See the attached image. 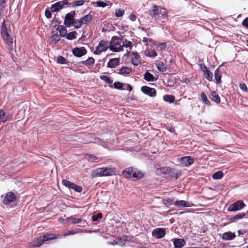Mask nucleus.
I'll use <instances>...</instances> for the list:
<instances>
[{
    "label": "nucleus",
    "mask_w": 248,
    "mask_h": 248,
    "mask_svg": "<svg viewBox=\"0 0 248 248\" xmlns=\"http://www.w3.org/2000/svg\"><path fill=\"white\" fill-rule=\"evenodd\" d=\"M148 14L156 21L165 22L167 19L168 13L166 9L159 8L156 5H153L152 8L148 12Z\"/></svg>",
    "instance_id": "1"
},
{
    "label": "nucleus",
    "mask_w": 248,
    "mask_h": 248,
    "mask_svg": "<svg viewBox=\"0 0 248 248\" xmlns=\"http://www.w3.org/2000/svg\"><path fill=\"white\" fill-rule=\"evenodd\" d=\"M123 176L125 178L140 179L143 177V174L141 171L132 167H129L123 171Z\"/></svg>",
    "instance_id": "2"
},
{
    "label": "nucleus",
    "mask_w": 248,
    "mask_h": 248,
    "mask_svg": "<svg viewBox=\"0 0 248 248\" xmlns=\"http://www.w3.org/2000/svg\"><path fill=\"white\" fill-rule=\"evenodd\" d=\"M122 40L117 36H113L109 43V48L113 52H119L123 50L122 46Z\"/></svg>",
    "instance_id": "3"
},
{
    "label": "nucleus",
    "mask_w": 248,
    "mask_h": 248,
    "mask_svg": "<svg viewBox=\"0 0 248 248\" xmlns=\"http://www.w3.org/2000/svg\"><path fill=\"white\" fill-rule=\"evenodd\" d=\"M246 205L242 200H238L233 203L231 204L228 207L227 210L229 212H235L241 210Z\"/></svg>",
    "instance_id": "4"
},
{
    "label": "nucleus",
    "mask_w": 248,
    "mask_h": 248,
    "mask_svg": "<svg viewBox=\"0 0 248 248\" xmlns=\"http://www.w3.org/2000/svg\"><path fill=\"white\" fill-rule=\"evenodd\" d=\"M115 170L113 168H99L96 170V175L98 176H110L114 174Z\"/></svg>",
    "instance_id": "5"
},
{
    "label": "nucleus",
    "mask_w": 248,
    "mask_h": 248,
    "mask_svg": "<svg viewBox=\"0 0 248 248\" xmlns=\"http://www.w3.org/2000/svg\"><path fill=\"white\" fill-rule=\"evenodd\" d=\"M109 43L108 41L101 40L99 42L97 46L95 47L94 53L100 54L103 51H106L109 48Z\"/></svg>",
    "instance_id": "6"
},
{
    "label": "nucleus",
    "mask_w": 248,
    "mask_h": 248,
    "mask_svg": "<svg viewBox=\"0 0 248 248\" xmlns=\"http://www.w3.org/2000/svg\"><path fill=\"white\" fill-rule=\"evenodd\" d=\"M68 4V0H62L58 1L51 5L50 8L51 11L52 12H58L62 9L64 6L67 5Z\"/></svg>",
    "instance_id": "7"
},
{
    "label": "nucleus",
    "mask_w": 248,
    "mask_h": 248,
    "mask_svg": "<svg viewBox=\"0 0 248 248\" xmlns=\"http://www.w3.org/2000/svg\"><path fill=\"white\" fill-rule=\"evenodd\" d=\"M194 159L189 156H186L178 159V162L182 167H187L194 163Z\"/></svg>",
    "instance_id": "8"
},
{
    "label": "nucleus",
    "mask_w": 248,
    "mask_h": 248,
    "mask_svg": "<svg viewBox=\"0 0 248 248\" xmlns=\"http://www.w3.org/2000/svg\"><path fill=\"white\" fill-rule=\"evenodd\" d=\"M76 14L75 11H72L70 13H67L64 20V24L67 27H70L74 21V16Z\"/></svg>",
    "instance_id": "9"
},
{
    "label": "nucleus",
    "mask_w": 248,
    "mask_h": 248,
    "mask_svg": "<svg viewBox=\"0 0 248 248\" xmlns=\"http://www.w3.org/2000/svg\"><path fill=\"white\" fill-rule=\"evenodd\" d=\"M141 91L143 93L150 97H155L156 94V90L154 88L147 86H142Z\"/></svg>",
    "instance_id": "10"
},
{
    "label": "nucleus",
    "mask_w": 248,
    "mask_h": 248,
    "mask_svg": "<svg viewBox=\"0 0 248 248\" xmlns=\"http://www.w3.org/2000/svg\"><path fill=\"white\" fill-rule=\"evenodd\" d=\"M87 50L84 47H75L72 49V53L77 57H81L87 53Z\"/></svg>",
    "instance_id": "11"
},
{
    "label": "nucleus",
    "mask_w": 248,
    "mask_h": 248,
    "mask_svg": "<svg viewBox=\"0 0 248 248\" xmlns=\"http://www.w3.org/2000/svg\"><path fill=\"white\" fill-rule=\"evenodd\" d=\"M16 197L13 192H8L3 201L4 204L8 205L11 202L16 201Z\"/></svg>",
    "instance_id": "12"
},
{
    "label": "nucleus",
    "mask_w": 248,
    "mask_h": 248,
    "mask_svg": "<svg viewBox=\"0 0 248 248\" xmlns=\"http://www.w3.org/2000/svg\"><path fill=\"white\" fill-rule=\"evenodd\" d=\"M165 230L163 228L155 229L152 232V235L157 239H160L165 236Z\"/></svg>",
    "instance_id": "13"
},
{
    "label": "nucleus",
    "mask_w": 248,
    "mask_h": 248,
    "mask_svg": "<svg viewBox=\"0 0 248 248\" xmlns=\"http://www.w3.org/2000/svg\"><path fill=\"white\" fill-rule=\"evenodd\" d=\"M131 61L132 64L135 66H138L140 64V57L137 52L133 51L131 53Z\"/></svg>",
    "instance_id": "14"
},
{
    "label": "nucleus",
    "mask_w": 248,
    "mask_h": 248,
    "mask_svg": "<svg viewBox=\"0 0 248 248\" xmlns=\"http://www.w3.org/2000/svg\"><path fill=\"white\" fill-rule=\"evenodd\" d=\"M236 235L234 232L229 231L223 233L221 238L224 241H230L234 239Z\"/></svg>",
    "instance_id": "15"
},
{
    "label": "nucleus",
    "mask_w": 248,
    "mask_h": 248,
    "mask_svg": "<svg viewBox=\"0 0 248 248\" xmlns=\"http://www.w3.org/2000/svg\"><path fill=\"white\" fill-rule=\"evenodd\" d=\"M186 243L184 239L176 238L173 239V245L175 248H182L186 245Z\"/></svg>",
    "instance_id": "16"
},
{
    "label": "nucleus",
    "mask_w": 248,
    "mask_h": 248,
    "mask_svg": "<svg viewBox=\"0 0 248 248\" xmlns=\"http://www.w3.org/2000/svg\"><path fill=\"white\" fill-rule=\"evenodd\" d=\"M168 175L171 177L174 178L175 179H177L181 176V172L174 168H171Z\"/></svg>",
    "instance_id": "17"
},
{
    "label": "nucleus",
    "mask_w": 248,
    "mask_h": 248,
    "mask_svg": "<svg viewBox=\"0 0 248 248\" xmlns=\"http://www.w3.org/2000/svg\"><path fill=\"white\" fill-rule=\"evenodd\" d=\"M173 204L178 207H191V205L188 202L183 200L176 201L173 202Z\"/></svg>",
    "instance_id": "18"
},
{
    "label": "nucleus",
    "mask_w": 248,
    "mask_h": 248,
    "mask_svg": "<svg viewBox=\"0 0 248 248\" xmlns=\"http://www.w3.org/2000/svg\"><path fill=\"white\" fill-rule=\"evenodd\" d=\"M120 60L119 58H113L109 60L108 64L107 67L109 68H114L119 65Z\"/></svg>",
    "instance_id": "19"
},
{
    "label": "nucleus",
    "mask_w": 248,
    "mask_h": 248,
    "mask_svg": "<svg viewBox=\"0 0 248 248\" xmlns=\"http://www.w3.org/2000/svg\"><path fill=\"white\" fill-rule=\"evenodd\" d=\"M246 215V214L245 213H240L230 218L229 220L230 222H236L238 220L241 219L244 217Z\"/></svg>",
    "instance_id": "20"
},
{
    "label": "nucleus",
    "mask_w": 248,
    "mask_h": 248,
    "mask_svg": "<svg viewBox=\"0 0 248 248\" xmlns=\"http://www.w3.org/2000/svg\"><path fill=\"white\" fill-rule=\"evenodd\" d=\"M44 243V241L42 240V237L41 236L36 239L34 240L31 245L33 247H38L41 246Z\"/></svg>",
    "instance_id": "21"
},
{
    "label": "nucleus",
    "mask_w": 248,
    "mask_h": 248,
    "mask_svg": "<svg viewBox=\"0 0 248 248\" xmlns=\"http://www.w3.org/2000/svg\"><path fill=\"white\" fill-rule=\"evenodd\" d=\"M41 236L42 237V240H43L44 242L53 240L57 237L55 234L53 233H46Z\"/></svg>",
    "instance_id": "22"
},
{
    "label": "nucleus",
    "mask_w": 248,
    "mask_h": 248,
    "mask_svg": "<svg viewBox=\"0 0 248 248\" xmlns=\"http://www.w3.org/2000/svg\"><path fill=\"white\" fill-rule=\"evenodd\" d=\"M209 97L212 101H214L217 103H219L220 102V98L218 94L216 92H212Z\"/></svg>",
    "instance_id": "23"
},
{
    "label": "nucleus",
    "mask_w": 248,
    "mask_h": 248,
    "mask_svg": "<svg viewBox=\"0 0 248 248\" xmlns=\"http://www.w3.org/2000/svg\"><path fill=\"white\" fill-rule=\"evenodd\" d=\"M57 30L59 31L61 37H64L66 36L67 31L64 26L63 25H59L57 28Z\"/></svg>",
    "instance_id": "24"
},
{
    "label": "nucleus",
    "mask_w": 248,
    "mask_h": 248,
    "mask_svg": "<svg viewBox=\"0 0 248 248\" xmlns=\"http://www.w3.org/2000/svg\"><path fill=\"white\" fill-rule=\"evenodd\" d=\"M93 18V16L91 14H87L82 17L80 18V19L82 24H86L90 22Z\"/></svg>",
    "instance_id": "25"
},
{
    "label": "nucleus",
    "mask_w": 248,
    "mask_h": 248,
    "mask_svg": "<svg viewBox=\"0 0 248 248\" xmlns=\"http://www.w3.org/2000/svg\"><path fill=\"white\" fill-rule=\"evenodd\" d=\"M1 35L2 37L8 35L9 33L7 28L5 25V21L4 20L1 27Z\"/></svg>",
    "instance_id": "26"
},
{
    "label": "nucleus",
    "mask_w": 248,
    "mask_h": 248,
    "mask_svg": "<svg viewBox=\"0 0 248 248\" xmlns=\"http://www.w3.org/2000/svg\"><path fill=\"white\" fill-rule=\"evenodd\" d=\"M156 65L157 69L160 72H165L167 70L166 66L162 62H156Z\"/></svg>",
    "instance_id": "27"
},
{
    "label": "nucleus",
    "mask_w": 248,
    "mask_h": 248,
    "mask_svg": "<svg viewBox=\"0 0 248 248\" xmlns=\"http://www.w3.org/2000/svg\"><path fill=\"white\" fill-rule=\"evenodd\" d=\"M144 79L147 81H154L155 80L153 75L148 71L144 75Z\"/></svg>",
    "instance_id": "28"
},
{
    "label": "nucleus",
    "mask_w": 248,
    "mask_h": 248,
    "mask_svg": "<svg viewBox=\"0 0 248 248\" xmlns=\"http://www.w3.org/2000/svg\"><path fill=\"white\" fill-rule=\"evenodd\" d=\"M122 40V46L123 48L124 47H125L126 48L128 47L129 50H131L132 49V48L133 47V44L131 43V42H130V41H128L126 39H125L124 40Z\"/></svg>",
    "instance_id": "29"
},
{
    "label": "nucleus",
    "mask_w": 248,
    "mask_h": 248,
    "mask_svg": "<svg viewBox=\"0 0 248 248\" xmlns=\"http://www.w3.org/2000/svg\"><path fill=\"white\" fill-rule=\"evenodd\" d=\"M214 75L217 83L219 84L221 82V72H219L218 68L215 70Z\"/></svg>",
    "instance_id": "30"
},
{
    "label": "nucleus",
    "mask_w": 248,
    "mask_h": 248,
    "mask_svg": "<svg viewBox=\"0 0 248 248\" xmlns=\"http://www.w3.org/2000/svg\"><path fill=\"white\" fill-rule=\"evenodd\" d=\"M8 119V115L3 110H0V123L5 122Z\"/></svg>",
    "instance_id": "31"
},
{
    "label": "nucleus",
    "mask_w": 248,
    "mask_h": 248,
    "mask_svg": "<svg viewBox=\"0 0 248 248\" xmlns=\"http://www.w3.org/2000/svg\"><path fill=\"white\" fill-rule=\"evenodd\" d=\"M131 72V69L126 66H123L122 67L119 72L120 75L128 74Z\"/></svg>",
    "instance_id": "32"
},
{
    "label": "nucleus",
    "mask_w": 248,
    "mask_h": 248,
    "mask_svg": "<svg viewBox=\"0 0 248 248\" xmlns=\"http://www.w3.org/2000/svg\"><path fill=\"white\" fill-rule=\"evenodd\" d=\"M85 1L84 0H77L76 1L69 3L68 5H71L72 7H76L83 5L85 3Z\"/></svg>",
    "instance_id": "33"
},
{
    "label": "nucleus",
    "mask_w": 248,
    "mask_h": 248,
    "mask_svg": "<svg viewBox=\"0 0 248 248\" xmlns=\"http://www.w3.org/2000/svg\"><path fill=\"white\" fill-rule=\"evenodd\" d=\"M61 36L58 33L52 35L50 37V40L54 44H57L61 39Z\"/></svg>",
    "instance_id": "34"
},
{
    "label": "nucleus",
    "mask_w": 248,
    "mask_h": 248,
    "mask_svg": "<svg viewBox=\"0 0 248 248\" xmlns=\"http://www.w3.org/2000/svg\"><path fill=\"white\" fill-rule=\"evenodd\" d=\"M62 184L63 186L68 187V188L73 189L74 186L75 185V183L73 182H71L67 180H63L62 181Z\"/></svg>",
    "instance_id": "35"
},
{
    "label": "nucleus",
    "mask_w": 248,
    "mask_h": 248,
    "mask_svg": "<svg viewBox=\"0 0 248 248\" xmlns=\"http://www.w3.org/2000/svg\"><path fill=\"white\" fill-rule=\"evenodd\" d=\"M5 43L8 46H11L13 44V38L9 34L8 35H5L2 37Z\"/></svg>",
    "instance_id": "36"
},
{
    "label": "nucleus",
    "mask_w": 248,
    "mask_h": 248,
    "mask_svg": "<svg viewBox=\"0 0 248 248\" xmlns=\"http://www.w3.org/2000/svg\"><path fill=\"white\" fill-rule=\"evenodd\" d=\"M80 63L85 65H92L94 63V60L93 57H89L86 61H81Z\"/></svg>",
    "instance_id": "37"
},
{
    "label": "nucleus",
    "mask_w": 248,
    "mask_h": 248,
    "mask_svg": "<svg viewBox=\"0 0 248 248\" xmlns=\"http://www.w3.org/2000/svg\"><path fill=\"white\" fill-rule=\"evenodd\" d=\"M201 97L203 102V103L207 105L210 106L211 105L210 101L208 99L207 97L206 94L202 92L201 94Z\"/></svg>",
    "instance_id": "38"
},
{
    "label": "nucleus",
    "mask_w": 248,
    "mask_h": 248,
    "mask_svg": "<svg viewBox=\"0 0 248 248\" xmlns=\"http://www.w3.org/2000/svg\"><path fill=\"white\" fill-rule=\"evenodd\" d=\"M163 99L165 101L172 103L175 100V97L172 95L166 94L163 96Z\"/></svg>",
    "instance_id": "39"
},
{
    "label": "nucleus",
    "mask_w": 248,
    "mask_h": 248,
    "mask_svg": "<svg viewBox=\"0 0 248 248\" xmlns=\"http://www.w3.org/2000/svg\"><path fill=\"white\" fill-rule=\"evenodd\" d=\"M77 32L76 31H73L67 34L65 37L67 39L72 40L76 38Z\"/></svg>",
    "instance_id": "40"
},
{
    "label": "nucleus",
    "mask_w": 248,
    "mask_h": 248,
    "mask_svg": "<svg viewBox=\"0 0 248 248\" xmlns=\"http://www.w3.org/2000/svg\"><path fill=\"white\" fill-rule=\"evenodd\" d=\"M145 55L149 57L155 58L157 55V54L154 50H151L145 51Z\"/></svg>",
    "instance_id": "41"
},
{
    "label": "nucleus",
    "mask_w": 248,
    "mask_h": 248,
    "mask_svg": "<svg viewBox=\"0 0 248 248\" xmlns=\"http://www.w3.org/2000/svg\"><path fill=\"white\" fill-rule=\"evenodd\" d=\"M85 157L89 161L92 162H96V160L99 159V158L97 156L91 154H87Z\"/></svg>",
    "instance_id": "42"
},
{
    "label": "nucleus",
    "mask_w": 248,
    "mask_h": 248,
    "mask_svg": "<svg viewBox=\"0 0 248 248\" xmlns=\"http://www.w3.org/2000/svg\"><path fill=\"white\" fill-rule=\"evenodd\" d=\"M223 176V173L221 171H218L212 175V178L215 180H218L221 179Z\"/></svg>",
    "instance_id": "43"
},
{
    "label": "nucleus",
    "mask_w": 248,
    "mask_h": 248,
    "mask_svg": "<svg viewBox=\"0 0 248 248\" xmlns=\"http://www.w3.org/2000/svg\"><path fill=\"white\" fill-rule=\"evenodd\" d=\"M204 76L208 81H212L213 79V74L208 69L204 72Z\"/></svg>",
    "instance_id": "44"
},
{
    "label": "nucleus",
    "mask_w": 248,
    "mask_h": 248,
    "mask_svg": "<svg viewBox=\"0 0 248 248\" xmlns=\"http://www.w3.org/2000/svg\"><path fill=\"white\" fill-rule=\"evenodd\" d=\"M100 78L108 84H111L113 82V80L107 76L101 75L100 76Z\"/></svg>",
    "instance_id": "45"
},
{
    "label": "nucleus",
    "mask_w": 248,
    "mask_h": 248,
    "mask_svg": "<svg viewBox=\"0 0 248 248\" xmlns=\"http://www.w3.org/2000/svg\"><path fill=\"white\" fill-rule=\"evenodd\" d=\"M88 232L87 231L84 230H80L79 231L77 232H75L74 230H70V231H68L65 234H64L63 235L67 236V235H69L74 234L77 232Z\"/></svg>",
    "instance_id": "46"
},
{
    "label": "nucleus",
    "mask_w": 248,
    "mask_h": 248,
    "mask_svg": "<svg viewBox=\"0 0 248 248\" xmlns=\"http://www.w3.org/2000/svg\"><path fill=\"white\" fill-rule=\"evenodd\" d=\"M66 219H71L72 220V223L73 224H78L81 222L82 219L80 218H76L73 217V216L70 217H69L67 218Z\"/></svg>",
    "instance_id": "47"
},
{
    "label": "nucleus",
    "mask_w": 248,
    "mask_h": 248,
    "mask_svg": "<svg viewBox=\"0 0 248 248\" xmlns=\"http://www.w3.org/2000/svg\"><path fill=\"white\" fill-rule=\"evenodd\" d=\"M82 25L83 24L80 19L77 20H74L72 24V25H73L74 27L76 29L80 28Z\"/></svg>",
    "instance_id": "48"
},
{
    "label": "nucleus",
    "mask_w": 248,
    "mask_h": 248,
    "mask_svg": "<svg viewBox=\"0 0 248 248\" xmlns=\"http://www.w3.org/2000/svg\"><path fill=\"white\" fill-rule=\"evenodd\" d=\"M124 85V84L123 83L117 81V82H115L114 83L113 87L116 89L123 90Z\"/></svg>",
    "instance_id": "49"
},
{
    "label": "nucleus",
    "mask_w": 248,
    "mask_h": 248,
    "mask_svg": "<svg viewBox=\"0 0 248 248\" xmlns=\"http://www.w3.org/2000/svg\"><path fill=\"white\" fill-rule=\"evenodd\" d=\"M102 214L101 213H98L96 215H94L92 216V220L93 221H97L99 219L102 218Z\"/></svg>",
    "instance_id": "50"
},
{
    "label": "nucleus",
    "mask_w": 248,
    "mask_h": 248,
    "mask_svg": "<svg viewBox=\"0 0 248 248\" xmlns=\"http://www.w3.org/2000/svg\"><path fill=\"white\" fill-rule=\"evenodd\" d=\"M170 168H171L169 167H163L160 168V170L162 173L168 174Z\"/></svg>",
    "instance_id": "51"
},
{
    "label": "nucleus",
    "mask_w": 248,
    "mask_h": 248,
    "mask_svg": "<svg viewBox=\"0 0 248 248\" xmlns=\"http://www.w3.org/2000/svg\"><path fill=\"white\" fill-rule=\"evenodd\" d=\"M57 62L60 64H68L66 60L62 56H59L58 57Z\"/></svg>",
    "instance_id": "52"
},
{
    "label": "nucleus",
    "mask_w": 248,
    "mask_h": 248,
    "mask_svg": "<svg viewBox=\"0 0 248 248\" xmlns=\"http://www.w3.org/2000/svg\"><path fill=\"white\" fill-rule=\"evenodd\" d=\"M162 202L164 204L168 206L172 204L173 201L171 199L168 198L163 199Z\"/></svg>",
    "instance_id": "53"
},
{
    "label": "nucleus",
    "mask_w": 248,
    "mask_h": 248,
    "mask_svg": "<svg viewBox=\"0 0 248 248\" xmlns=\"http://www.w3.org/2000/svg\"><path fill=\"white\" fill-rule=\"evenodd\" d=\"M124 14V11L120 9H116L115 10V16L118 17L122 16Z\"/></svg>",
    "instance_id": "54"
},
{
    "label": "nucleus",
    "mask_w": 248,
    "mask_h": 248,
    "mask_svg": "<svg viewBox=\"0 0 248 248\" xmlns=\"http://www.w3.org/2000/svg\"><path fill=\"white\" fill-rule=\"evenodd\" d=\"M167 46V45H166V44L165 43H159L157 46V48L160 50H162L163 49H164Z\"/></svg>",
    "instance_id": "55"
},
{
    "label": "nucleus",
    "mask_w": 248,
    "mask_h": 248,
    "mask_svg": "<svg viewBox=\"0 0 248 248\" xmlns=\"http://www.w3.org/2000/svg\"><path fill=\"white\" fill-rule=\"evenodd\" d=\"M239 87L243 91L248 92V90L246 84L244 83H241L239 85Z\"/></svg>",
    "instance_id": "56"
},
{
    "label": "nucleus",
    "mask_w": 248,
    "mask_h": 248,
    "mask_svg": "<svg viewBox=\"0 0 248 248\" xmlns=\"http://www.w3.org/2000/svg\"><path fill=\"white\" fill-rule=\"evenodd\" d=\"M73 189H74L76 192L79 193L82 191V187L81 186H78L75 184Z\"/></svg>",
    "instance_id": "57"
},
{
    "label": "nucleus",
    "mask_w": 248,
    "mask_h": 248,
    "mask_svg": "<svg viewBox=\"0 0 248 248\" xmlns=\"http://www.w3.org/2000/svg\"><path fill=\"white\" fill-rule=\"evenodd\" d=\"M198 65L199 66L201 70L203 72L208 70L206 66L203 63H199Z\"/></svg>",
    "instance_id": "58"
},
{
    "label": "nucleus",
    "mask_w": 248,
    "mask_h": 248,
    "mask_svg": "<svg viewBox=\"0 0 248 248\" xmlns=\"http://www.w3.org/2000/svg\"><path fill=\"white\" fill-rule=\"evenodd\" d=\"M97 6L100 7H105L107 6V4L102 1H98L96 2Z\"/></svg>",
    "instance_id": "59"
},
{
    "label": "nucleus",
    "mask_w": 248,
    "mask_h": 248,
    "mask_svg": "<svg viewBox=\"0 0 248 248\" xmlns=\"http://www.w3.org/2000/svg\"><path fill=\"white\" fill-rule=\"evenodd\" d=\"M51 11H49L48 9H46L45 11V16L47 18H50L51 17Z\"/></svg>",
    "instance_id": "60"
},
{
    "label": "nucleus",
    "mask_w": 248,
    "mask_h": 248,
    "mask_svg": "<svg viewBox=\"0 0 248 248\" xmlns=\"http://www.w3.org/2000/svg\"><path fill=\"white\" fill-rule=\"evenodd\" d=\"M129 18L132 21H135L136 20L137 16L134 13H131L129 16Z\"/></svg>",
    "instance_id": "61"
},
{
    "label": "nucleus",
    "mask_w": 248,
    "mask_h": 248,
    "mask_svg": "<svg viewBox=\"0 0 248 248\" xmlns=\"http://www.w3.org/2000/svg\"><path fill=\"white\" fill-rule=\"evenodd\" d=\"M128 90L129 91H131L132 90V87L129 84H126L124 85V87H123V90Z\"/></svg>",
    "instance_id": "62"
},
{
    "label": "nucleus",
    "mask_w": 248,
    "mask_h": 248,
    "mask_svg": "<svg viewBox=\"0 0 248 248\" xmlns=\"http://www.w3.org/2000/svg\"><path fill=\"white\" fill-rule=\"evenodd\" d=\"M242 25L248 28V17L246 18L242 22Z\"/></svg>",
    "instance_id": "63"
},
{
    "label": "nucleus",
    "mask_w": 248,
    "mask_h": 248,
    "mask_svg": "<svg viewBox=\"0 0 248 248\" xmlns=\"http://www.w3.org/2000/svg\"><path fill=\"white\" fill-rule=\"evenodd\" d=\"M238 235L240 236L241 235H244L245 233H246V231L244 230H239L238 231Z\"/></svg>",
    "instance_id": "64"
}]
</instances>
